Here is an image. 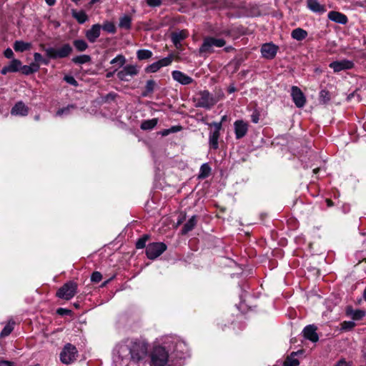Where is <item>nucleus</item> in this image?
<instances>
[{"instance_id": "nucleus-62", "label": "nucleus", "mask_w": 366, "mask_h": 366, "mask_svg": "<svg viewBox=\"0 0 366 366\" xmlns=\"http://www.w3.org/2000/svg\"><path fill=\"white\" fill-rule=\"evenodd\" d=\"M116 71H117V69H116V70H114V71L108 72V73L106 74V76H107V78H111V77H112V76H113V75H114V72H115Z\"/></svg>"}, {"instance_id": "nucleus-52", "label": "nucleus", "mask_w": 366, "mask_h": 366, "mask_svg": "<svg viewBox=\"0 0 366 366\" xmlns=\"http://www.w3.org/2000/svg\"><path fill=\"white\" fill-rule=\"evenodd\" d=\"M4 56L7 59H11L14 56V52L11 49L7 48L4 52Z\"/></svg>"}, {"instance_id": "nucleus-61", "label": "nucleus", "mask_w": 366, "mask_h": 366, "mask_svg": "<svg viewBox=\"0 0 366 366\" xmlns=\"http://www.w3.org/2000/svg\"><path fill=\"white\" fill-rule=\"evenodd\" d=\"M45 1L49 6H53L56 3V0H45Z\"/></svg>"}, {"instance_id": "nucleus-28", "label": "nucleus", "mask_w": 366, "mask_h": 366, "mask_svg": "<svg viewBox=\"0 0 366 366\" xmlns=\"http://www.w3.org/2000/svg\"><path fill=\"white\" fill-rule=\"evenodd\" d=\"M132 19L130 16L124 14L119 18V26L121 29L129 30L132 27Z\"/></svg>"}, {"instance_id": "nucleus-12", "label": "nucleus", "mask_w": 366, "mask_h": 366, "mask_svg": "<svg viewBox=\"0 0 366 366\" xmlns=\"http://www.w3.org/2000/svg\"><path fill=\"white\" fill-rule=\"evenodd\" d=\"M291 97L297 108H302L306 104V98L301 89L296 86L291 87Z\"/></svg>"}, {"instance_id": "nucleus-33", "label": "nucleus", "mask_w": 366, "mask_h": 366, "mask_svg": "<svg viewBox=\"0 0 366 366\" xmlns=\"http://www.w3.org/2000/svg\"><path fill=\"white\" fill-rule=\"evenodd\" d=\"M211 172V167L209 166L207 163L203 164L200 167L199 172L198 174L199 179H205L209 177Z\"/></svg>"}, {"instance_id": "nucleus-15", "label": "nucleus", "mask_w": 366, "mask_h": 366, "mask_svg": "<svg viewBox=\"0 0 366 366\" xmlns=\"http://www.w3.org/2000/svg\"><path fill=\"white\" fill-rule=\"evenodd\" d=\"M248 124L243 120H237L234 122L235 137L237 139L244 137L248 132Z\"/></svg>"}, {"instance_id": "nucleus-40", "label": "nucleus", "mask_w": 366, "mask_h": 366, "mask_svg": "<svg viewBox=\"0 0 366 366\" xmlns=\"http://www.w3.org/2000/svg\"><path fill=\"white\" fill-rule=\"evenodd\" d=\"M155 86L156 83L154 80H148L146 83L145 92L142 94V96L146 97L148 94L152 93L154 91Z\"/></svg>"}, {"instance_id": "nucleus-4", "label": "nucleus", "mask_w": 366, "mask_h": 366, "mask_svg": "<svg viewBox=\"0 0 366 366\" xmlns=\"http://www.w3.org/2000/svg\"><path fill=\"white\" fill-rule=\"evenodd\" d=\"M46 58H43L41 64L48 65L49 59H62L67 57L72 51V48L69 44H63L59 49L54 47L44 48Z\"/></svg>"}, {"instance_id": "nucleus-8", "label": "nucleus", "mask_w": 366, "mask_h": 366, "mask_svg": "<svg viewBox=\"0 0 366 366\" xmlns=\"http://www.w3.org/2000/svg\"><path fill=\"white\" fill-rule=\"evenodd\" d=\"M167 245L163 242L149 243L146 247V255L149 259H155L167 250Z\"/></svg>"}, {"instance_id": "nucleus-56", "label": "nucleus", "mask_w": 366, "mask_h": 366, "mask_svg": "<svg viewBox=\"0 0 366 366\" xmlns=\"http://www.w3.org/2000/svg\"><path fill=\"white\" fill-rule=\"evenodd\" d=\"M212 124L214 126L215 128L214 131H217V133L219 134V131L222 128V122H214Z\"/></svg>"}, {"instance_id": "nucleus-22", "label": "nucleus", "mask_w": 366, "mask_h": 366, "mask_svg": "<svg viewBox=\"0 0 366 366\" xmlns=\"http://www.w3.org/2000/svg\"><path fill=\"white\" fill-rule=\"evenodd\" d=\"M346 314L353 320H360L365 316L366 312L362 310H353L351 307H347Z\"/></svg>"}, {"instance_id": "nucleus-19", "label": "nucleus", "mask_w": 366, "mask_h": 366, "mask_svg": "<svg viewBox=\"0 0 366 366\" xmlns=\"http://www.w3.org/2000/svg\"><path fill=\"white\" fill-rule=\"evenodd\" d=\"M306 3L307 9L313 13L322 14L327 11L326 6L320 4L318 0H307Z\"/></svg>"}, {"instance_id": "nucleus-23", "label": "nucleus", "mask_w": 366, "mask_h": 366, "mask_svg": "<svg viewBox=\"0 0 366 366\" xmlns=\"http://www.w3.org/2000/svg\"><path fill=\"white\" fill-rule=\"evenodd\" d=\"M187 36V32L186 31H179L177 32H174L172 34V41L175 45L176 47H178L179 45L181 44L182 41H183Z\"/></svg>"}, {"instance_id": "nucleus-42", "label": "nucleus", "mask_w": 366, "mask_h": 366, "mask_svg": "<svg viewBox=\"0 0 366 366\" xmlns=\"http://www.w3.org/2000/svg\"><path fill=\"white\" fill-rule=\"evenodd\" d=\"M126 62V58L122 54L117 55L115 58L112 59L110 61L111 64H118L119 67L124 65Z\"/></svg>"}, {"instance_id": "nucleus-35", "label": "nucleus", "mask_w": 366, "mask_h": 366, "mask_svg": "<svg viewBox=\"0 0 366 366\" xmlns=\"http://www.w3.org/2000/svg\"><path fill=\"white\" fill-rule=\"evenodd\" d=\"M296 352H292L290 356L287 357L284 362L283 366H298L299 360L295 357Z\"/></svg>"}, {"instance_id": "nucleus-58", "label": "nucleus", "mask_w": 366, "mask_h": 366, "mask_svg": "<svg viewBox=\"0 0 366 366\" xmlns=\"http://www.w3.org/2000/svg\"><path fill=\"white\" fill-rule=\"evenodd\" d=\"M227 91L229 94H232L236 91V88L233 84H232L229 86Z\"/></svg>"}, {"instance_id": "nucleus-25", "label": "nucleus", "mask_w": 366, "mask_h": 366, "mask_svg": "<svg viewBox=\"0 0 366 366\" xmlns=\"http://www.w3.org/2000/svg\"><path fill=\"white\" fill-rule=\"evenodd\" d=\"M40 69V65L36 63H31L29 65H21V71L25 75H30L37 72Z\"/></svg>"}, {"instance_id": "nucleus-9", "label": "nucleus", "mask_w": 366, "mask_h": 366, "mask_svg": "<svg viewBox=\"0 0 366 366\" xmlns=\"http://www.w3.org/2000/svg\"><path fill=\"white\" fill-rule=\"evenodd\" d=\"M139 69L136 65L128 64L124 66L122 69L119 71L117 74L119 80L124 81H129L131 78L137 75Z\"/></svg>"}, {"instance_id": "nucleus-27", "label": "nucleus", "mask_w": 366, "mask_h": 366, "mask_svg": "<svg viewBox=\"0 0 366 366\" xmlns=\"http://www.w3.org/2000/svg\"><path fill=\"white\" fill-rule=\"evenodd\" d=\"M220 134L217 133V131H213L209 132V144L210 148L217 149L219 147V137Z\"/></svg>"}, {"instance_id": "nucleus-49", "label": "nucleus", "mask_w": 366, "mask_h": 366, "mask_svg": "<svg viewBox=\"0 0 366 366\" xmlns=\"http://www.w3.org/2000/svg\"><path fill=\"white\" fill-rule=\"evenodd\" d=\"M251 120L253 123L257 124L259 120V113L255 110L251 115Z\"/></svg>"}, {"instance_id": "nucleus-14", "label": "nucleus", "mask_w": 366, "mask_h": 366, "mask_svg": "<svg viewBox=\"0 0 366 366\" xmlns=\"http://www.w3.org/2000/svg\"><path fill=\"white\" fill-rule=\"evenodd\" d=\"M329 66L333 69L335 73H338L342 71L351 69L354 66V63L348 59H342L331 62Z\"/></svg>"}, {"instance_id": "nucleus-64", "label": "nucleus", "mask_w": 366, "mask_h": 366, "mask_svg": "<svg viewBox=\"0 0 366 366\" xmlns=\"http://www.w3.org/2000/svg\"><path fill=\"white\" fill-rule=\"evenodd\" d=\"M363 357H364V359L366 362V347L363 350Z\"/></svg>"}, {"instance_id": "nucleus-55", "label": "nucleus", "mask_w": 366, "mask_h": 366, "mask_svg": "<svg viewBox=\"0 0 366 366\" xmlns=\"http://www.w3.org/2000/svg\"><path fill=\"white\" fill-rule=\"evenodd\" d=\"M69 310L64 308H59L57 310V313L61 315H68L69 313Z\"/></svg>"}, {"instance_id": "nucleus-51", "label": "nucleus", "mask_w": 366, "mask_h": 366, "mask_svg": "<svg viewBox=\"0 0 366 366\" xmlns=\"http://www.w3.org/2000/svg\"><path fill=\"white\" fill-rule=\"evenodd\" d=\"M43 56L40 54V53H38V52H35L34 54V61L33 63H36V64H40L41 62V61L43 60Z\"/></svg>"}, {"instance_id": "nucleus-30", "label": "nucleus", "mask_w": 366, "mask_h": 366, "mask_svg": "<svg viewBox=\"0 0 366 366\" xmlns=\"http://www.w3.org/2000/svg\"><path fill=\"white\" fill-rule=\"evenodd\" d=\"M157 118L144 120L140 125V128L142 130H152L157 126Z\"/></svg>"}, {"instance_id": "nucleus-24", "label": "nucleus", "mask_w": 366, "mask_h": 366, "mask_svg": "<svg viewBox=\"0 0 366 366\" xmlns=\"http://www.w3.org/2000/svg\"><path fill=\"white\" fill-rule=\"evenodd\" d=\"M13 47L16 52H24L31 49V44L29 42L18 40L14 43Z\"/></svg>"}, {"instance_id": "nucleus-41", "label": "nucleus", "mask_w": 366, "mask_h": 366, "mask_svg": "<svg viewBox=\"0 0 366 366\" xmlns=\"http://www.w3.org/2000/svg\"><path fill=\"white\" fill-rule=\"evenodd\" d=\"M320 102L322 104H327L330 100V92L327 90H321L319 95Z\"/></svg>"}, {"instance_id": "nucleus-43", "label": "nucleus", "mask_w": 366, "mask_h": 366, "mask_svg": "<svg viewBox=\"0 0 366 366\" xmlns=\"http://www.w3.org/2000/svg\"><path fill=\"white\" fill-rule=\"evenodd\" d=\"M13 330H14L13 325L9 323L4 326V329L2 330V331L0 333V336L2 337L8 336L9 335L11 334V332H12Z\"/></svg>"}, {"instance_id": "nucleus-20", "label": "nucleus", "mask_w": 366, "mask_h": 366, "mask_svg": "<svg viewBox=\"0 0 366 366\" xmlns=\"http://www.w3.org/2000/svg\"><path fill=\"white\" fill-rule=\"evenodd\" d=\"M327 18L333 22L343 25L346 24L348 21L345 14L336 11H330L327 14Z\"/></svg>"}, {"instance_id": "nucleus-44", "label": "nucleus", "mask_w": 366, "mask_h": 366, "mask_svg": "<svg viewBox=\"0 0 366 366\" xmlns=\"http://www.w3.org/2000/svg\"><path fill=\"white\" fill-rule=\"evenodd\" d=\"M148 239V236L144 235L142 237L139 238L136 242V247L137 249H143L146 247V242Z\"/></svg>"}, {"instance_id": "nucleus-53", "label": "nucleus", "mask_w": 366, "mask_h": 366, "mask_svg": "<svg viewBox=\"0 0 366 366\" xmlns=\"http://www.w3.org/2000/svg\"><path fill=\"white\" fill-rule=\"evenodd\" d=\"M182 129V127L179 125H176V126H172V127H170L169 129H168L169 130V133H176V132H178L179 131H181Z\"/></svg>"}, {"instance_id": "nucleus-37", "label": "nucleus", "mask_w": 366, "mask_h": 366, "mask_svg": "<svg viewBox=\"0 0 366 366\" xmlns=\"http://www.w3.org/2000/svg\"><path fill=\"white\" fill-rule=\"evenodd\" d=\"M8 67L11 72H16L20 69L21 70V62L19 59H13L8 65Z\"/></svg>"}, {"instance_id": "nucleus-13", "label": "nucleus", "mask_w": 366, "mask_h": 366, "mask_svg": "<svg viewBox=\"0 0 366 366\" xmlns=\"http://www.w3.org/2000/svg\"><path fill=\"white\" fill-rule=\"evenodd\" d=\"M278 49V46L272 42L263 44L260 49L262 56L267 59H273L277 53Z\"/></svg>"}, {"instance_id": "nucleus-45", "label": "nucleus", "mask_w": 366, "mask_h": 366, "mask_svg": "<svg viewBox=\"0 0 366 366\" xmlns=\"http://www.w3.org/2000/svg\"><path fill=\"white\" fill-rule=\"evenodd\" d=\"M355 323L353 321H344L342 323V330H350L353 327H355Z\"/></svg>"}, {"instance_id": "nucleus-63", "label": "nucleus", "mask_w": 366, "mask_h": 366, "mask_svg": "<svg viewBox=\"0 0 366 366\" xmlns=\"http://www.w3.org/2000/svg\"><path fill=\"white\" fill-rule=\"evenodd\" d=\"M320 170V167H317L313 169V173L317 174Z\"/></svg>"}, {"instance_id": "nucleus-34", "label": "nucleus", "mask_w": 366, "mask_h": 366, "mask_svg": "<svg viewBox=\"0 0 366 366\" xmlns=\"http://www.w3.org/2000/svg\"><path fill=\"white\" fill-rule=\"evenodd\" d=\"M152 51L149 49H139L137 51V57L139 60L149 59L152 56Z\"/></svg>"}, {"instance_id": "nucleus-54", "label": "nucleus", "mask_w": 366, "mask_h": 366, "mask_svg": "<svg viewBox=\"0 0 366 366\" xmlns=\"http://www.w3.org/2000/svg\"><path fill=\"white\" fill-rule=\"evenodd\" d=\"M0 366H15L14 363L7 360H0Z\"/></svg>"}, {"instance_id": "nucleus-21", "label": "nucleus", "mask_w": 366, "mask_h": 366, "mask_svg": "<svg viewBox=\"0 0 366 366\" xmlns=\"http://www.w3.org/2000/svg\"><path fill=\"white\" fill-rule=\"evenodd\" d=\"M302 332H303L304 337L306 339H307L313 342H316L319 340V337L316 332V327L313 325L306 326L304 328Z\"/></svg>"}, {"instance_id": "nucleus-31", "label": "nucleus", "mask_w": 366, "mask_h": 366, "mask_svg": "<svg viewBox=\"0 0 366 366\" xmlns=\"http://www.w3.org/2000/svg\"><path fill=\"white\" fill-rule=\"evenodd\" d=\"M292 37L297 41H302L307 36V32L301 28L295 29L291 33Z\"/></svg>"}, {"instance_id": "nucleus-26", "label": "nucleus", "mask_w": 366, "mask_h": 366, "mask_svg": "<svg viewBox=\"0 0 366 366\" xmlns=\"http://www.w3.org/2000/svg\"><path fill=\"white\" fill-rule=\"evenodd\" d=\"M197 224V217L193 215L184 224L182 229V234H186L189 232L192 231Z\"/></svg>"}, {"instance_id": "nucleus-48", "label": "nucleus", "mask_w": 366, "mask_h": 366, "mask_svg": "<svg viewBox=\"0 0 366 366\" xmlns=\"http://www.w3.org/2000/svg\"><path fill=\"white\" fill-rule=\"evenodd\" d=\"M147 4L150 7H158L162 5V0H146Z\"/></svg>"}, {"instance_id": "nucleus-5", "label": "nucleus", "mask_w": 366, "mask_h": 366, "mask_svg": "<svg viewBox=\"0 0 366 366\" xmlns=\"http://www.w3.org/2000/svg\"><path fill=\"white\" fill-rule=\"evenodd\" d=\"M226 44L224 39L222 38H214L212 36H207L203 39V42L199 48V53L201 54H211L214 52V48H220Z\"/></svg>"}, {"instance_id": "nucleus-39", "label": "nucleus", "mask_w": 366, "mask_h": 366, "mask_svg": "<svg viewBox=\"0 0 366 366\" xmlns=\"http://www.w3.org/2000/svg\"><path fill=\"white\" fill-rule=\"evenodd\" d=\"M102 29L109 34L116 33V27L113 22L111 21H104L102 24Z\"/></svg>"}, {"instance_id": "nucleus-18", "label": "nucleus", "mask_w": 366, "mask_h": 366, "mask_svg": "<svg viewBox=\"0 0 366 366\" xmlns=\"http://www.w3.org/2000/svg\"><path fill=\"white\" fill-rule=\"evenodd\" d=\"M29 114V107L22 102H16L11 109L13 116L26 117Z\"/></svg>"}, {"instance_id": "nucleus-2", "label": "nucleus", "mask_w": 366, "mask_h": 366, "mask_svg": "<svg viewBox=\"0 0 366 366\" xmlns=\"http://www.w3.org/2000/svg\"><path fill=\"white\" fill-rule=\"evenodd\" d=\"M149 354L150 366H181L180 364L174 362L175 360L164 345V337L157 342Z\"/></svg>"}, {"instance_id": "nucleus-50", "label": "nucleus", "mask_w": 366, "mask_h": 366, "mask_svg": "<svg viewBox=\"0 0 366 366\" xmlns=\"http://www.w3.org/2000/svg\"><path fill=\"white\" fill-rule=\"evenodd\" d=\"M352 99H355L357 102L360 101V97L357 92H352L347 96V100L351 101Z\"/></svg>"}, {"instance_id": "nucleus-11", "label": "nucleus", "mask_w": 366, "mask_h": 366, "mask_svg": "<svg viewBox=\"0 0 366 366\" xmlns=\"http://www.w3.org/2000/svg\"><path fill=\"white\" fill-rule=\"evenodd\" d=\"M173 60V56L169 55L167 57H164L157 61H155L145 69L146 72L147 73H154L159 70L162 67L169 66L172 64Z\"/></svg>"}, {"instance_id": "nucleus-57", "label": "nucleus", "mask_w": 366, "mask_h": 366, "mask_svg": "<svg viewBox=\"0 0 366 366\" xmlns=\"http://www.w3.org/2000/svg\"><path fill=\"white\" fill-rule=\"evenodd\" d=\"M11 72L8 66H4L1 70V74L2 75H6L7 73Z\"/></svg>"}, {"instance_id": "nucleus-1", "label": "nucleus", "mask_w": 366, "mask_h": 366, "mask_svg": "<svg viewBox=\"0 0 366 366\" xmlns=\"http://www.w3.org/2000/svg\"><path fill=\"white\" fill-rule=\"evenodd\" d=\"M149 346V342L142 337L126 339L114 347V361L120 365H127L130 362L138 363L147 356Z\"/></svg>"}, {"instance_id": "nucleus-46", "label": "nucleus", "mask_w": 366, "mask_h": 366, "mask_svg": "<svg viewBox=\"0 0 366 366\" xmlns=\"http://www.w3.org/2000/svg\"><path fill=\"white\" fill-rule=\"evenodd\" d=\"M102 279V275L99 272H94L91 276V281L95 283L99 282Z\"/></svg>"}, {"instance_id": "nucleus-17", "label": "nucleus", "mask_w": 366, "mask_h": 366, "mask_svg": "<svg viewBox=\"0 0 366 366\" xmlns=\"http://www.w3.org/2000/svg\"><path fill=\"white\" fill-rule=\"evenodd\" d=\"M172 76L174 81L182 85L190 84L194 81L192 77L179 70H174L172 72Z\"/></svg>"}, {"instance_id": "nucleus-29", "label": "nucleus", "mask_w": 366, "mask_h": 366, "mask_svg": "<svg viewBox=\"0 0 366 366\" xmlns=\"http://www.w3.org/2000/svg\"><path fill=\"white\" fill-rule=\"evenodd\" d=\"M71 15L78 21V23L81 24L85 23L88 20V16L84 11L72 9Z\"/></svg>"}, {"instance_id": "nucleus-32", "label": "nucleus", "mask_w": 366, "mask_h": 366, "mask_svg": "<svg viewBox=\"0 0 366 366\" xmlns=\"http://www.w3.org/2000/svg\"><path fill=\"white\" fill-rule=\"evenodd\" d=\"M76 109V106L74 104H69L68 106L59 109L56 113V117H64L68 116L71 114V111Z\"/></svg>"}, {"instance_id": "nucleus-16", "label": "nucleus", "mask_w": 366, "mask_h": 366, "mask_svg": "<svg viewBox=\"0 0 366 366\" xmlns=\"http://www.w3.org/2000/svg\"><path fill=\"white\" fill-rule=\"evenodd\" d=\"M102 26L99 24H96L92 26V27L86 30L85 32V36L90 43H94L97 39L100 36Z\"/></svg>"}, {"instance_id": "nucleus-6", "label": "nucleus", "mask_w": 366, "mask_h": 366, "mask_svg": "<svg viewBox=\"0 0 366 366\" xmlns=\"http://www.w3.org/2000/svg\"><path fill=\"white\" fill-rule=\"evenodd\" d=\"M77 292V284L69 281L61 287L56 292V296L65 300H71Z\"/></svg>"}, {"instance_id": "nucleus-36", "label": "nucleus", "mask_w": 366, "mask_h": 366, "mask_svg": "<svg viewBox=\"0 0 366 366\" xmlns=\"http://www.w3.org/2000/svg\"><path fill=\"white\" fill-rule=\"evenodd\" d=\"M73 44L78 51H84L88 48L87 43L83 39H76L74 41Z\"/></svg>"}, {"instance_id": "nucleus-60", "label": "nucleus", "mask_w": 366, "mask_h": 366, "mask_svg": "<svg viewBox=\"0 0 366 366\" xmlns=\"http://www.w3.org/2000/svg\"><path fill=\"white\" fill-rule=\"evenodd\" d=\"M160 134L162 136L165 137V136L169 135L170 133H169V130L168 129H163L162 131H161Z\"/></svg>"}, {"instance_id": "nucleus-38", "label": "nucleus", "mask_w": 366, "mask_h": 366, "mask_svg": "<svg viewBox=\"0 0 366 366\" xmlns=\"http://www.w3.org/2000/svg\"><path fill=\"white\" fill-rule=\"evenodd\" d=\"M91 61V57L86 54H82L79 56H74L72 59V61L77 64H83L88 63Z\"/></svg>"}, {"instance_id": "nucleus-7", "label": "nucleus", "mask_w": 366, "mask_h": 366, "mask_svg": "<svg viewBox=\"0 0 366 366\" xmlns=\"http://www.w3.org/2000/svg\"><path fill=\"white\" fill-rule=\"evenodd\" d=\"M78 351L76 347L67 343L60 353V360L62 363L69 365L74 362L77 357Z\"/></svg>"}, {"instance_id": "nucleus-10", "label": "nucleus", "mask_w": 366, "mask_h": 366, "mask_svg": "<svg viewBox=\"0 0 366 366\" xmlns=\"http://www.w3.org/2000/svg\"><path fill=\"white\" fill-rule=\"evenodd\" d=\"M215 104V100L213 96L207 90L199 92V97L197 100L196 106L197 107L209 109Z\"/></svg>"}, {"instance_id": "nucleus-3", "label": "nucleus", "mask_w": 366, "mask_h": 366, "mask_svg": "<svg viewBox=\"0 0 366 366\" xmlns=\"http://www.w3.org/2000/svg\"><path fill=\"white\" fill-rule=\"evenodd\" d=\"M164 345L168 347L170 354L173 356L177 364H181L179 361L184 359L188 356L189 348L186 342L177 335H165L164 336Z\"/></svg>"}, {"instance_id": "nucleus-47", "label": "nucleus", "mask_w": 366, "mask_h": 366, "mask_svg": "<svg viewBox=\"0 0 366 366\" xmlns=\"http://www.w3.org/2000/svg\"><path fill=\"white\" fill-rule=\"evenodd\" d=\"M64 80L66 83H68V84H71L72 86H78V83H77L76 80L74 79V76H72L71 75H66V76H64Z\"/></svg>"}, {"instance_id": "nucleus-59", "label": "nucleus", "mask_w": 366, "mask_h": 366, "mask_svg": "<svg viewBox=\"0 0 366 366\" xmlns=\"http://www.w3.org/2000/svg\"><path fill=\"white\" fill-rule=\"evenodd\" d=\"M335 366H350L349 364L345 360H340Z\"/></svg>"}]
</instances>
